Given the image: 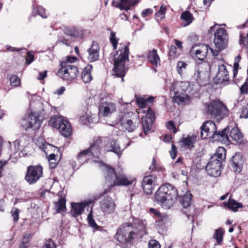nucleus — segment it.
<instances>
[{
    "label": "nucleus",
    "instance_id": "nucleus-43",
    "mask_svg": "<svg viewBox=\"0 0 248 248\" xmlns=\"http://www.w3.org/2000/svg\"><path fill=\"white\" fill-rule=\"evenodd\" d=\"M64 34L71 37H78V32L75 27H66L64 30Z\"/></svg>",
    "mask_w": 248,
    "mask_h": 248
},
{
    "label": "nucleus",
    "instance_id": "nucleus-11",
    "mask_svg": "<svg viewBox=\"0 0 248 248\" xmlns=\"http://www.w3.org/2000/svg\"><path fill=\"white\" fill-rule=\"evenodd\" d=\"M99 205L101 211L107 214L114 213L116 206L112 198L108 195L99 202Z\"/></svg>",
    "mask_w": 248,
    "mask_h": 248
},
{
    "label": "nucleus",
    "instance_id": "nucleus-18",
    "mask_svg": "<svg viewBox=\"0 0 248 248\" xmlns=\"http://www.w3.org/2000/svg\"><path fill=\"white\" fill-rule=\"evenodd\" d=\"M135 101L139 108L142 109L145 108L148 104L151 106L155 102V97L153 96H149L146 98V95L140 96L137 94L135 95Z\"/></svg>",
    "mask_w": 248,
    "mask_h": 248
},
{
    "label": "nucleus",
    "instance_id": "nucleus-3",
    "mask_svg": "<svg viewBox=\"0 0 248 248\" xmlns=\"http://www.w3.org/2000/svg\"><path fill=\"white\" fill-rule=\"evenodd\" d=\"M129 49L128 45L120 47L113 56L114 67L112 71L116 77H124L128 70L125 65L126 62H129Z\"/></svg>",
    "mask_w": 248,
    "mask_h": 248
},
{
    "label": "nucleus",
    "instance_id": "nucleus-30",
    "mask_svg": "<svg viewBox=\"0 0 248 248\" xmlns=\"http://www.w3.org/2000/svg\"><path fill=\"white\" fill-rule=\"evenodd\" d=\"M193 196L190 193L186 192L183 196L179 197V202L184 209L188 207L191 208L190 204Z\"/></svg>",
    "mask_w": 248,
    "mask_h": 248
},
{
    "label": "nucleus",
    "instance_id": "nucleus-16",
    "mask_svg": "<svg viewBox=\"0 0 248 248\" xmlns=\"http://www.w3.org/2000/svg\"><path fill=\"white\" fill-rule=\"evenodd\" d=\"M100 47L97 42L93 41L91 46L88 49L89 53L88 60L94 62L98 60L99 57Z\"/></svg>",
    "mask_w": 248,
    "mask_h": 248
},
{
    "label": "nucleus",
    "instance_id": "nucleus-56",
    "mask_svg": "<svg viewBox=\"0 0 248 248\" xmlns=\"http://www.w3.org/2000/svg\"><path fill=\"white\" fill-rule=\"evenodd\" d=\"M166 127L170 130H172L174 133H176L177 132V129L176 127L174 122L173 121H170L166 123Z\"/></svg>",
    "mask_w": 248,
    "mask_h": 248
},
{
    "label": "nucleus",
    "instance_id": "nucleus-10",
    "mask_svg": "<svg viewBox=\"0 0 248 248\" xmlns=\"http://www.w3.org/2000/svg\"><path fill=\"white\" fill-rule=\"evenodd\" d=\"M103 142L105 143L104 149L107 152L114 153L119 156L122 154L120 145L114 139L105 137L103 139Z\"/></svg>",
    "mask_w": 248,
    "mask_h": 248
},
{
    "label": "nucleus",
    "instance_id": "nucleus-50",
    "mask_svg": "<svg viewBox=\"0 0 248 248\" xmlns=\"http://www.w3.org/2000/svg\"><path fill=\"white\" fill-rule=\"evenodd\" d=\"M40 148L42 151H43L47 155V152H46V149H54V151L55 150H57V152L60 151V149H59L58 147L52 145V144H50L48 143H45L42 145L40 147Z\"/></svg>",
    "mask_w": 248,
    "mask_h": 248
},
{
    "label": "nucleus",
    "instance_id": "nucleus-59",
    "mask_svg": "<svg viewBox=\"0 0 248 248\" xmlns=\"http://www.w3.org/2000/svg\"><path fill=\"white\" fill-rule=\"evenodd\" d=\"M100 111H102L104 116H108L110 112V108L108 105H103L100 108Z\"/></svg>",
    "mask_w": 248,
    "mask_h": 248
},
{
    "label": "nucleus",
    "instance_id": "nucleus-53",
    "mask_svg": "<svg viewBox=\"0 0 248 248\" xmlns=\"http://www.w3.org/2000/svg\"><path fill=\"white\" fill-rule=\"evenodd\" d=\"M144 192L147 195H151L153 192V186L150 185L141 184Z\"/></svg>",
    "mask_w": 248,
    "mask_h": 248
},
{
    "label": "nucleus",
    "instance_id": "nucleus-60",
    "mask_svg": "<svg viewBox=\"0 0 248 248\" xmlns=\"http://www.w3.org/2000/svg\"><path fill=\"white\" fill-rule=\"evenodd\" d=\"M170 155L172 159H175L177 156V150L176 146L174 143L171 144V149L170 151Z\"/></svg>",
    "mask_w": 248,
    "mask_h": 248
},
{
    "label": "nucleus",
    "instance_id": "nucleus-54",
    "mask_svg": "<svg viewBox=\"0 0 248 248\" xmlns=\"http://www.w3.org/2000/svg\"><path fill=\"white\" fill-rule=\"evenodd\" d=\"M187 66V64L184 61H179L177 63V71L179 74L182 73L183 69H186Z\"/></svg>",
    "mask_w": 248,
    "mask_h": 248
},
{
    "label": "nucleus",
    "instance_id": "nucleus-2",
    "mask_svg": "<svg viewBox=\"0 0 248 248\" xmlns=\"http://www.w3.org/2000/svg\"><path fill=\"white\" fill-rule=\"evenodd\" d=\"M138 236L139 232L132 223H126L117 230L114 238L123 245L122 248H131Z\"/></svg>",
    "mask_w": 248,
    "mask_h": 248
},
{
    "label": "nucleus",
    "instance_id": "nucleus-35",
    "mask_svg": "<svg viewBox=\"0 0 248 248\" xmlns=\"http://www.w3.org/2000/svg\"><path fill=\"white\" fill-rule=\"evenodd\" d=\"M192 78L196 81L200 86H205L209 83V80L207 78L202 77L201 72L199 70H197V73L195 72Z\"/></svg>",
    "mask_w": 248,
    "mask_h": 248
},
{
    "label": "nucleus",
    "instance_id": "nucleus-7",
    "mask_svg": "<svg viewBox=\"0 0 248 248\" xmlns=\"http://www.w3.org/2000/svg\"><path fill=\"white\" fill-rule=\"evenodd\" d=\"M214 42L219 50L226 48L228 45L227 31L223 28H218L214 33Z\"/></svg>",
    "mask_w": 248,
    "mask_h": 248
},
{
    "label": "nucleus",
    "instance_id": "nucleus-29",
    "mask_svg": "<svg viewBox=\"0 0 248 248\" xmlns=\"http://www.w3.org/2000/svg\"><path fill=\"white\" fill-rule=\"evenodd\" d=\"M147 59L153 66L156 67L158 63H160V60L157 54L156 49H153L148 52Z\"/></svg>",
    "mask_w": 248,
    "mask_h": 248
},
{
    "label": "nucleus",
    "instance_id": "nucleus-34",
    "mask_svg": "<svg viewBox=\"0 0 248 248\" xmlns=\"http://www.w3.org/2000/svg\"><path fill=\"white\" fill-rule=\"evenodd\" d=\"M210 46L206 44H202L201 49H196L195 50V55L199 60L203 61L207 54Z\"/></svg>",
    "mask_w": 248,
    "mask_h": 248
},
{
    "label": "nucleus",
    "instance_id": "nucleus-36",
    "mask_svg": "<svg viewBox=\"0 0 248 248\" xmlns=\"http://www.w3.org/2000/svg\"><path fill=\"white\" fill-rule=\"evenodd\" d=\"M91 155H90L88 150L85 149L81 151L77 155V160L78 162L81 164H83L84 163L87 162L88 160L89 159V157Z\"/></svg>",
    "mask_w": 248,
    "mask_h": 248
},
{
    "label": "nucleus",
    "instance_id": "nucleus-41",
    "mask_svg": "<svg viewBox=\"0 0 248 248\" xmlns=\"http://www.w3.org/2000/svg\"><path fill=\"white\" fill-rule=\"evenodd\" d=\"M189 97L187 94L181 95L178 91L175 92L173 99L175 103L180 104L186 101V98Z\"/></svg>",
    "mask_w": 248,
    "mask_h": 248
},
{
    "label": "nucleus",
    "instance_id": "nucleus-32",
    "mask_svg": "<svg viewBox=\"0 0 248 248\" xmlns=\"http://www.w3.org/2000/svg\"><path fill=\"white\" fill-rule=\"evenodd\" d=\"M226 150L223 147H219L216 150V153L212 155L210 157H214L215 160H218L222 162L226 158Z\"/></svg>",
    "mask_w": 248,
    "mask_h": 248
},
{
    "label": "nucleus",
    "instance_id": "nucleus-27",
    "mask_svg": "<svg viewBox=\"0 0 248 248\" xmlns=\"http://www.w3.org/2000/svg\"><path fill=\"white\" fill-rule=\"evenodd\" d=\"M105 168L106 170L104 172V175L106 183L111 184L113 183L115 178V175H117V173L115 171L114 168L110 166L106 165Z\"/></svg>",
    "mask_w": 248,
    "mask_h": 248
},
{
    "label": "nucleus",
    "instance_id": "nucleus-20",
    "mask_svg": "<svg viewBox=\"0 0 248 248\" xmlns=\"http://www.w3.org/2000/svg\"><path fill=\"white\" fill-rule=\"evenodd\" d=\"M132 180H129L124 175H115L113 183L108 186L111 188L116 186H127L132 184Z\"/></svg>",
    "mask_w": 248,
    "mask_h": 248
},
{
    "label": "nucleus",
    "instance_id": "nucleus-42",
    "mask_svg": "<svg viewBox=\"0 0 248 248\" xmlns=\"http://www.w3.org/2000/svg\"><path fill=\"white\" fill-rule=\"evenodd\" d=\"M135 3L133 2V0H122V2H121V10L127 11L130 9L131 6Z\"/></svg>",
    "mask_w": 248,
    "mask_h": 248
},
{
    "label": "nucleus",
    "instance_id": "nucleus-62",
    "mask_svg": "<svg viewBox=\"0 0 248 248\" xmlns=\"http://www.w3.org/2000/svg\"><path fill=\"white\" fill-rule=\"evenodd\" d=\"M160 245L155 240H151L149 242L148 248H160Z\"/></svg>",
    "mask_w": 248,
    "mask_h": 248
},
{
    "label": "nucleus",
    "instance_id": "nucleus-23",
    "mask_svg": "<svg viewBox=\"0 0 248 248\" xmlns=\"http://www.w3.org/2000/svg\"><path fill=\"white\" fill-rule=\"evenodd\" d=\"M142 123V132L139 134L140 137L144 138V136L148 135L150 133L153 132L152 130V124L150 121L147 120V117H142L141 119Z\"/></svg>",
    "mask_w": 248,
    "mask_h": 248
},
{
    "label": "nucleus",
    "instance_id": "nucleus-14",
    "mask_svg": "<svg viewBox=\"0 0 248 248\" xmlns=\"http://www.w3.org/2000/svg\"><path fill=\"white\" fill-rule=\"evenodd\" d=\"M230 131V126H227L221 131H217V128L213 131L212 139L215 141H221L223 143H228L230 141L228 136Z\"/></svg>",
    "mask_w": 248,
    "mask_h": 248
},
{
    "label": "nucleus",
    "instance_id": "nucleus-49",
    "mask_svg": "<svg viewBox=\"0 0 248 248\" xmlns=\"http://www.w3.org/2000/svg\"><path fill=\"white\" fill-rule=\"evenodd\" d=\"M243 158V157L241 153H235V154L232 156L231 159L230 160V162L234 161V162L243 164L244 161Z\"/></svg>",
    "mask_w": 248,
    "mask_h": 248
},
{
    "label": "nucleus",
    "instance_id": "nucleus-4",
    "mask_svg": "<svg viewBox=\"0 0 248 248\" xmlns=\"http://www.w3.org/2000/svg\"><path fill=\"white\" fill-rule=\"evenodd\" d=\"M206 112L211 118L222 120L229 114L225 105L219 100H215L205 105Z\"/></svg>",
    "mask_w": 248,
    "mask_h": 248
},
{
    "label": "nucleus",
    "instance_id": "nucleus-52",
    "mask_svg": "<svg viewBox=\"0 0 248 248\" xmlns=\"http://www.w3.org/2000/svg\"><path fill=\"white\" fill-rule=\"evenodd\" d=\"M239 44L240 45H243V47H247L248 50V33L247 34L246 37L244 36L242 33L240 34Z\"/></svg>",
    "mask_w": 248,
    "mask_h": 248
},
{
    "label": "nucleus",
    "instance_id": "nucleus-63",
    "mask_svg": "<svg viewBox=\"0 0 248 248\" xmlns=\"http://www.w3.org/2000/svg\"><path fill=\"white\" fill-rule=\"evenodd\" d=\"M34 60V56L31 52L28 51L27 53L26 64H30Z\"/></svg>",
    "mask_w": 248,
    "mask_h": 248
},
{
    "label": "nucleus",
    "instance_id": "nucleus-40",
    "mask_svg": "<svg viewBox=\"0 0 248 248\" xmlns=\"http://www.w3.org/2000/svg\"><path fill=\"white\" fill-rule=\"evenodd\" d=\"M180 55V53L177 51V48L174 45H171L169 48V60L172 61L178 57Z\"/></svg>",
    "mask_w": 248,
    "mask_h": 248
},
{
    "label": "nucleus",
    "instance_id": "nucleus-45",
    "mask_svg": "<svg viewBox=\"0 0 248 248\" xmlns=\"http://www.w3.org/2000/svg\"><path fill=\"white\" fill-rule=\"evenodd\" d=\"M142 117H147V120L149 119L151 123H154L155 120V112L151 107H148L146 115Z\"/></svg>",
    "mask_w": 248,
    "mask_h": 248
},
{
    "label": "nucleus",
    "instance_id": "nucleus-17",
    "mask_svg": "<svg viewBox=\"0 0 248 248\" xmlns=\"http://www.w3.org/2000/svg\"><path fill=\"white\" fill-rule=\"evenodd\" d=\"M41 116L35 112H31L29 116L30 121L28 122L27 128H32L34 130L38 129L41 124Z\"/></svg>",
    "mask_w": 248,
    "mask_h": 248
},
{
    "label": "nucleus",
    "instance_id": "nucleus-25",
    "mask_svg": "<svg viewBox=\"0 0 248 248\" xmlns=\"http://www.w3.org/2000/svg\"><path fill=\"white\" fill-rule=\"evenodd\" d=\"M229 136L237 143H243V135L237 126L233 127L229 131Z\"/></svg>",
    "mask_w": 248,
    "mask_h": 248
},
{
    "label": "nucleus",
    "instance_id": "nucleus-61",
    "mask_svg": "<svg viewBox=\"0 0 248 248\" xmlns=\"http://www.w3.org/2000/svg\"><path fill=\"white\" fill-rule=\"evenodd\" d=\"M14 212L12 211V216L13 217V221L15 222H16L19 219V214L20 210L18 208H15Z\"/></svg>",
    "mask_w": 248,
    "mask_h": 248
},
{
    "label": "nucleus",
    "instance_id": "nucleus-39",
    "mask_svg": "<svg viewBox=\"0 0 248 248\" xmlns=\"http://www.w3.org/2000/svg\"><path fill=\"white\" fill-rule=\"evenodd\" d=\"M181 19L186 22L185 26H186L192 23L194 17L192 14L189 11L186 10L182 13Z\"/></svg>",
    "mask_w": 248,
    "mask_h": 248
},
{
    "label": "nucleus",
    "instance_id": "nucleus-44",
    "mask_svg": "<svg viewBox=\"0 0 248 248\" xmlns=\"http://www.w3.org/2000/svg\"><path fill=\"white\" fill-rule=\"evenodd\" d=\"M150 212L153 214L156 217H159V218L156 220V223H157V225L161 226L164 224L163 222V218L162 217L161 214L159 212V211L156 210L155 208H151L150 209Z\"/></svg>",
    "mask_w": 248,
    "mask_h": 248
},
{
    "label": "nucleus",
    "instance_id": "nucleus-48",
    "mask_svg": "<svg viewBox=\"0 0 248 248\" xmlns=\"http://www.w3.org/2000/svg\"><path fill=\"white\" fill-rule=\"evenodd\" d=\"M231 166L233 170V171L236 173H240L242 171L243 164L234 162H230Z\"/></svg>",
    "mask_w": 248,
    "mask_h": 248
},
{
    "label": "nucleus",
    "instance_id": "nucleus-58",
    "mask_svg": "<svg viewBox=\"0 0 248 248\" xmlns=\"http://www.w3.org/2000/svg\"><path fill=\"white\" fill-rule=\"evenodd\" d=\"M240 118L247 119L248 118V104L243 106L241 110Z\"/></svg>",
    "mask_w": 248,
    "mask_h": 248
},
{
    "label": "nucleus",
    "instance_id": "nucleus-37",
    "mask_svg": "<svg viewBox=\"0 0 248 248\" xmlns=\"http://www.w3.org/2000/svg\"><path fill=\"white\" fill-rule=\"evenodd\" d=\"M224 232L222 228H218L215 230L213 238L215 239L218 245H221L223 238Z\"/></svg>",
    "mask_w": 248,
    "mask_h": 248
},
{
    "label": "nucleus",
    "instance_id": "nucleus-46",
    "mask_svg": "<svg viewBox=\"0 0 248 248\" xmlns=\"http://www.w3.org/2000/svg\"><path fill=\"white\" fill-rule=\"evenodd\" d=\"M69 63H70L69 62H68L67 60H66L65 61L61 62L60 64L61 68L59 70L58 72V75L60 78L61 76H62L63 73H64V72H63L64 69H65L67 68H69L71 65Z\"/></svg>",
    "mask_w": 248,
    "mask_h": 248
},
{
    "label": "nucleus",
    "instance_id": "nucleus-55",
    "mask_svg": "<svg viewBox=\"0 0 248 248\" xmlns=\"http://www.w3.org/2000/svg\"><path fill=\"white\" fill-rule=\"evenodd\" d=\"M57 244L52 240V239H48L45 243L43 248H57Z\"/></svg>",
    "mask_w": 248,
    "mask_h": 248
},
{
    "label": "nucleus",
    "instance_id": "nucleus-33",
    "mask_svg": "<svg viewBox=\"0 0 248 248\" xmlns=\"http://www.w3.org/2000/svg\"><path fill=\"white\" fill-rule=\"evenodd\" d=\"M66 200L65 197H62V195L59 197L58 201L55 202L56 212L57 213H60L66 210Z\"/></svg>",
    "mask_w": 248,
    "mask_h": 248
},
{
    "label": "nucleus",
    "instance_id": "nucleus-26",
    "mask_svg": "<svg viewBox=\"0 0 248 248\" xmlns=\"http://www.w3.org/2000/svg\"><path fill=\"white\" fill-rule=\"evenodd\" d=\"M37 15H39L43 18L47 17V15L46 14L45 9L42 6L38 5L36 6H32V12L31 15L28 17L29 22L31 21V18L35 17Z\"/></svg>",
    "mask_w": 248,
    "mask_h": 248
},
{
    "label": "nucleus",
    "instance_id": "nucleus-19",
    "mask_svg": "<svg viewBox=\"0 0 248 248\" xmlns=\"http://www.w3.org/2000/svg\"><path fill=\"white\" fill-rule=\"evenodd\" d=\"M103 142V139L99 137L96 140H94L87 149L88 150L90 155L94 157H98L100 154V145Z\"/></svg>",
    "mask_w": 248,
    "mask_h": 248
},
{
    "label": "nucleus",
    "instance_id": "nucleus-15",
    "mask_svg": "<svg viewBox=\"0 0 248 248\" xmlns=\"http://www.w3.org/2000/svg\"><path fill=\"white\" fill-rule=\"evenodd\" d=\"M62 76L61 78L66 81H72L76 79L79 75V71L77 66L71 65L69 68L64 69Z\"/></svg>",
    "mask_w": 248,
    "mask_h": 248
},
{
    "label": "nucleus",
    "instance_id": "nucleus-13",
    "mask_svg": "<svg viewBox=\"0 0 248 248\" xmlns=\"http://www.w3.org/2000/svg\"><path fill=\"white\" fill-rule=\"evenodd\" d=\"M216 129L217 126L214 122L211 120L205 121L201 127V138L202 140L212 138V133Z\"/></svg>",
    "mask_w": 248,
    "mask_h": 248
},
{
    "label": "nucleus",
    "instance_id": "nucleus-6",
    "mask_svg": "<svg viewBox=\"0 0 248 248\" xmlns=\"http://www.w3.org/2000/svg\"><path fill=\"white\" fill-rule=\"evenodd\" d=\"M43 176V168L41 165H30L27 168L24 179L29 185H34Z\"/></svg>",
    "mask_w": 248,
    "mask_h": 248
},
{
    "label": "nucleus",
    "instance_id": "nucleus-1",
    "mask_svg": "<svg viewBox=\"0 0 248 248\" xmlns=\"http://www.w3.org/2000/svg\"><path fill=\"white\" fill-rule=\"evenodd\" d=\"M178 197L177 189L172 185L166 183L162 184L155 192L154 201L169 209L173 206Z\"/></svg>",
    "mask_w": 248,
    "mask_h": 248
},
{
    "label": "nucleus",
    "instance_id": "nucleus-64",
    "mask_svg": "<svg viewBox=\"0 0 248 248\" xmlns=\"http://www.w3.org/2000/svg\"><path fill=\"white\" fill-rule=\"evenodd\" d=\"M183 158L182 157H179L177 160L175 161L173 165L174 168L180 169L181 168V165L183 164Z\"/></svg>",
    "mask_w": 248,
    "mask_h": 248
},
{
    "label": "nucleus",
    "instance_id": "nucleus-5",
    "mask_svg": "<svg viewBox=\"0 0 248 248\" xmlns=\"http://www.w3.org/2000/svg\"><path fill=\"white\" fill-rule=\"evenodd\" d=\"M48 124L52 127L57 128L65 137H68L72 134V129L70 123L61 116L51 117L48 121Z\"/></svg>",
    "mask_w": 248,
    "mask_h": 248
},
{
    "label": "nucleus",
    "instance_id": "nucleus-12",
    "mask_svg": "<svg viewBox=\"0 0 248 248\" xmlns=\"http://www.w3.org/2000/svg\"><path fill=\"white\" fill-rule=\"evenodd\" d=\"M216 84L228 85L230 83L229 73L226 67L224 64L219 65L218 72L214 78Z\"/></svg>",
    "mask_w": 248,
    "mask_h": 248
},
{
    "label": "nucleus",
    "instance_id": "nucleus-51",
    "mask_svg": "<svg viewBox=\"0 0 248 248\" xmlns=\"http://www.w3.org/2000/svg\"><path fill=\"white\" fill-rule=\"evenodd\" d=\"M9 80L10 84L12 86L17 87L20 84V79L16 75H11Z\"/></svg>",
    "mask_w": 248,
    "mask_h": 248
},
{
    "label": "nucleus",
    "instance_id": "nucleus-21",
    "mask_svg": "<svg viewBox=\"0 0 248 248\" xmlns=\"http://www.w3.org/2000/svg\"><path fill=\"white\" fill-rule=\"evenodd\" d=\"M223 205L224 208H227L233 212H236L239 208L243 207L241 202H239L234 199H232L231 196L230 197L227 202H225L223 203Z\"/></svg>",
    "mask_w": 248,
    "mask_h": 248
},
{
    "label": "nucleus",
    "instance_id": "nucleus-28",
    "mask_svg": "<svg viewBox=\"0 0 248 248\" xmlns=\"http://www.w3.org/2000/svg\"><path fill=\"white\" fill-rule=\"evenodd\" d=\"M196 137L194 135H188L186 138H182L180 142L182 146L186 148H191L194 147V144L196 143Z\"/></svg>",
    "mask_w": 248,
    "mask_h": 248
},
{
    "label": "nucleus",
    "instance_id": "nucleus-24",
    "mask_svg": "<svg viewBox=\"0 0 248 248\" xmlns=\"http://www.w3.org/2000/svg\"><path fill=\"white\" fill-rule=\"evenodd\" d=\"M93 204L91 207L89 214L87 216V220L89 226L93 228V232L97 231L102 232L104 230L103 227L101 226H98L93 218Z\"/></svg>",
    "mask_w": 248,
    "mask_h": 248
},
{
    "label": "nucleus",
    "instance_id": "nucleus-47",
    "mask_svg": "<svg viewBox=\"0 0 248 248\" xmlns=\"http://www.w3.org/2000/svg\"><path fill=\"white\" fill-rule=\"evenodd\" d=\"M156 179V177L153 174L145 176L142 180L141 184L153 185V182Z\"/></svg>",
    "mask_w": 248,
    "mask_h": 248
},
{
    "label": "nucleus",
    "instance_id": "nucleus-8",
    "mask_svg": "<svg viewBox=\"0 0 248 248\" xmlns=\"http://www.w3.org/2000/svg\"><path fill=\"white\" fill-rule=\"evenodd\" d=\"M214 158V157H210L206 166L205 170L209 175L217 177L221 175L223 167L222 162H220L218 160H215Z\"/></svg>",
    "mask_w": 248,
    "mask_h": 248
},
{
    "label": "nucleus",
    "instance_id": "nucleus-57",
    "mask_svg": "<svg viewBox=\"0 0 248 248\" xmlns=\"http://www.w3.org/2000/svg\"><path fill=\"white\" fill-rule=\"evenodd\" d=\"M240 91L241 94H248V78L245 82L240 87Z\"/></svg>",
    "mask_w": 248,
    "mask_h": 248
},
{
    "label": "nucleus",
    "instance_id": "nucleus-31",
    "mask_svg": "<svg viewBox=\"0 0 248 248\" xmlns=\"http://www.w3.org/2000/svg\"><path fill=\"white\" fill-rule=\"evenodd\" d=\"M92 68V65L89 64L84 68L81 75V78L84 83H88L92 80V77L91 72Z\"/></svg>",
    "mask_w": 248,
    "mask_h": 248
},
{
    "label": "nucleus",
    "instance_id": "nucleus-38",
    "mask_svg": "<svg viewBox=\"0 0 248 248\" xmlns=\"http://www.w3.org/2000/svg\"><path fill=\"white\" fill-rule=\"evenodd\" d=\"M32 235L30 233H24L23 236L22 242L19 246V248H27L31 240Z\"/></svg>",
    "mask_w": 248,
    "mask_h": 248
},
{
    "label": "nucleus",
    "instance_id": "nucleus-22",
    "mask_svg": "<svg viewBox=\"0 0 248 248\" xmlns=\"http://www.w3.org/2000/svg\"><path fill=\"white\" fill-rule=\"evenodd\" d=\"M119 123L124 130L129 133L134 131L138 127V124L134 123L131 119H125L123 117L120 119Z\"/></svg>",
    "mask_w": 248,
    "mask_h": 248
},
{
    "label": "nucleus",
    "instance_id": "nucleus-9",
    "mask_svg": "<svg viewBox=\"0 0 248 248\" xmlns=\"http://www.w3.org/2000/svg\"><path fill=\"white\" fill-rule=\"evenodd\" d=\"M93 201L89 199L78 202H71V210L69 214L72 217H76L78 216L81 215L84 212L85 208L89 206Z\"/></svg>",
    "mask_w": 248,
    "mask_h": 248
}]
</instances>
